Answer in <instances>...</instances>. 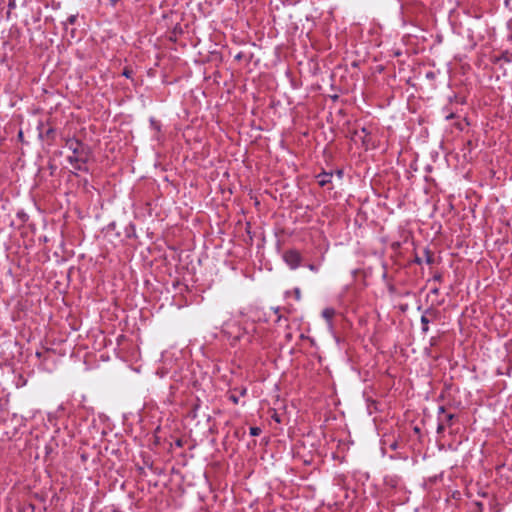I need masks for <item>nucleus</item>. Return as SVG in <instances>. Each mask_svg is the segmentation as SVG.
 I'll return each instance as SVG.
<instances>
[{
    "instance_id": "1",
    "label": "nucleus",
    "mask_w": 512,
    "mask_h": 512,
    "mask_svg": "<svg viewBox=\"0 0 512 512\" xmlns=\"http://www.w3.org/2000/svg\"><path fill=\"white\" fill-rule=\"evenodd\" d=\"M67 159L75 169H82L90 158V150L77 139L66 141Z\"/></svg>"
},
{
    "instance_id": "10",
    "label": "nucleus",
    "mask_w": 512,
    "mask_h": 512,
    "mask_svg": "<svg viewBox=\"0 0 512 512\" xmlns=\"http://www.w3.org/2000/svg\"><path fill=\"white\" fill-rule=\"evenodd\" d=\"M74 20H75V16H71V17L69 18V22H70V23H73V22H74Z\"/></svg>"
},
{
    "instance_id": "2",
    "label": "nucleus",
    "mask_w": 512,
    "mask_h": 512,
    "mask_svg": "<svg viewBox=\"0 0 512 512\" xmlns=\"http://www.w3.org/2000/svg\"><path fill=\"white\" fill-rule=\"evenodd\" d=\"M284 259L286 263L292 268H296L300 263V254L297 251H288L285 253Z\"/></svg>"
},
{
    "instance_id": "8",
    "label": "nucleus",
    "mask_w": 512,
    "mask_h": 512,
    "mask_svg": "<svg viewBox=\"0 0 512 512\" xmlns=\"http://www.w3.org/2000/svg\"><path fill=\"white\" fill-rule=\"evenodd\" d=\"M230 399L234 402V403H238V398L234 395H231L230 396Z\"/></svg>"
},
{
    "instance_id": "9",
    "label": "nucleus",
    "mask_w": 512,
    "mask_h": 512,
    "mask_svg": "<svg viewBox=\"0 0 512 512\" xmlns=\"http://www.w3.org/2000/svg\"><path fill=\"white\" fill-rule=\"evenodd\" d=\"M446 418H447V421H450L453 418V415L452 414H448V415H446Z\"/></svg>"
},
{
    "instance_id": "3",
    "label": "nucleus",
    "mask_w": 512,
    "mask_h": 512,
    "mask_svg": "<svg viewBox=\"0 0 512 512\" xmlns=\"http://www.w3.org/2000/svg\"><path fill=\"white\" fill-rule=\"evenodd\" d=\"M332 178L331 174L324 173L317 176V182L320 186H325L326 184L330 183Z\"/></svg>"
},
{
    "instance_id": "6",
    "label": "nucleus",
    "mask_w": 512,
    "mask_h": 512,
    "mask_svg": "<svg viewBox=\"0 0 512 512\" xmlns=\"http://www.w3.org/2000/svg\"><path fill=\"white\" fill-rule=\"evenodd\" d=\"M252 435H258L260 433V429L258 427H252L250 429Z\"/></svg>"
},
{
    "instance_id": "4",
    "label": "nucleus",
    "mask_w": 512,
    "mask_h": 512,
    "mask_svg": "<svg viewBox=\"0 0 512 512\" xmlns=\"http://www.w3.org/2000/svg\"><path fill=\"white\" fill-rule=\"evenodd\" d=\"M334 315V310L330 308H326L322 312V316L327 320L330 321Z\"/></svg>"
},
{
    "instance_id": "7",
    "label": "nucleus",
    "mask_w": 512,
    "mask_h": 512,
    "mask_svg": "<svg viewBox=\"0 0 512 512\" xmlns=\"http://www.w3.org/2000/svg\"><path fill=\"white\" fill-rule=\"evenodd\" d=\"M445 428V424L443 422H441L438 427H437V431L438 433H440L441 431H443Z\"/></svg>"
},
{
    "instance_id": "5",
    "label": "nucleus",
    "mask_w": 512,
    "mask_h": 512,
    "mask_svg": "<svg viewBox=\"0 0 512 512\" xmlns=\"http://www.w3.org/2000/svg\"><path fill=\"white\" fill-rule=\"evenodd\" d=\"M421 321L423 323V331H427L428 330V319L426 316H422L421 318Z\"/></svg>"
},
{
    "instance_id": "11",
    "label": "nucleus",
    "mask_w": 512,
    "mask_h": 512,
    "mask_svg": "<svg viewBox=\"0 0 512 512\" xmlns=\"http://www.w3.org/2000/svg\"><path fill=\"white\" fill-rule=\"evenodd\" d=\"M273 418L275 419V421L280 422V419L276 414L273 416Z\"/></svg>"
}]
</instances>
